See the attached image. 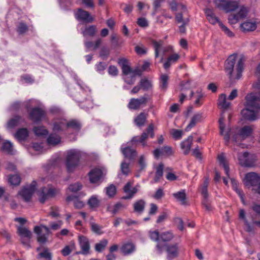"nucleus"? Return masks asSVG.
<instances>
[{"instance_id":"dca6fc26","label":"nucleus","mask_w":260,"mask_h":260,"mask_svg":"<svg viewBox=\"0 0 260 260\" xmlns=\"http://www.w3.org/2000/svg\"><path fill=\"white\" fill-rule=\"evenodd\" d=\"M29 118L34 122L40 121L46 115L44 110L39 107H35L29 112Z\"/></svg>"},{"instance_id":"7c9ffc66","label":"nucleus","mask_w":260,"mask_h":260,"mask_svg":"<svg viewBox=\"0 0 260 260\" xmlns=\"http://www.w3.org/2000/svg\"><path fill=\"white\" fill-rule=\"evenodd\" d=\"M244 60L242 57H240L238 59L236 66L235 71L236 72V79H239L242 76V72L244 69Z\"/></svg>"},{"instance_id":"e433bc0d","label":"nucleus","mask_w":260,"mask_h":260,"mask_svg":"<svg viewBox=\"0 0 260 260\" xmlns=\"http://www.w3.org/2000/svg\"><path fill=\"white\" fill-rule=\"evenodd\" d=\"M207 19L212 24H215L216 23L220 22L218 18L215 15L213 11L209 9H207L205 11Z\"/></svg>"},{"instance_id":"ea45409f","label":"nucleus","mask_w":260,"mask_h":260,"mask_svg":"<svg viewBox=\"0 0 260 260\" xmlns=\"http://www.w3.org/2000/svg\"><path fill=\"white\" fill-rule=\"evenodd\" d=\"M22 118L19 115H16L10 119L8 122L7 125L9 128H14L19 125L21 121Z\"/></svg>"},{"instance_id":"2eb2a0df","label":"nucleus","mask_w":260,"mask_h":260,"mask_svg":"<svg viewBox=\"0 0 260 260\" xmlns=\"http://www.w3.org/2000/svg\"><path fill=\"white\" fill-rule=\"evenodd\" d=\"M75 17L77 20L86 23H91L94 20L93 17L90 15L88 11H85L81 8L78 9L75 14Z\"/></svg>"},{"instance_id":"0e129e2a","label":"nucleus","mask_w":260,"mask_h":260,"mask_svg":"<svg viewBox=\"0 0 260 260\" xmlns=\"http://www.w3.org/2000/svg\"><path fill=\"white\" fill-rule=\"evenodd\" d=\"M39 255L41 257L44 258L46 260H52V253L48 251L47 248L45 249L43 251L40 252Z\"/></svg>"},{"instance_id":"ddd939ff","label":"nucleus","mask_w":260,"mask_h":260,"mask_svg":"<svg viewBox=\"0 0 260 260\" xmlns=\"http://www.w3.org/2000/svg\"><path fill=\"white\" fill-rule=\"evenodd\" d=\"M152 43L154 48L155 58H157L159 56L160 53L162 52L163 54H165L166 52L171 51L172 49V47L171 46L164 47V42L161 40L159 41L152 40Z\"/></svg>"},{"instance_id":"1a4fd4ad","label":"nucleus","mask_w":260,"mask_h":260,"mask_svg":"<svg viewBox=\"0 0 260 260\" xmlns=\"http://www.w3.org/2000/svg\"><path fill=\"white\" fill-rule=\"evenodd\" d=\"M245 183L247 186L258 185L257 192L260 194V177L255 173L251 172L245 175Z\"/></svg>"},{"instance_id":"13d9d810","label":"nucleus","mask_w":260,"mask_h":260,"mask_svg":"<svg viewBox=\"0 0 260 260\" xmlns=\"http://www.w3.org/2000/svg\"><path fill=\"white\" fill-rule=\"evenodd\" d=\"M28 29L27 25L23 22H20L17 27V31L19 35H22Z\"/></svg>"},{"instance_id":"0eeeda50","label":"nucleus","mask_w":260,"mask_h":260,"mask_svg":"<svg viewBox=\"0 0 260 260\" xmlns=\"http://www.w3.org/2000/svg\"><path fill=\"white\" fill-rule=\"evenodd\" d=\"M134 180H129L123 186V190L125 193V196L122 199L125 200H129L133 198L135 195L137 193L140 188V185L137 184L135 187H133Z\"/></svg>"},{"instance_id":"9b49d317","label":"nucleus","mask_w":260,"mask_h":260,"mask_svg":"<svg viewBox=\"0 0 260 260\" xmlns=\"http://www.w3.org/2000/svg\"><path fill=\"white\" fill-rule=\"evenodd\" d=\"M237 57V55L236 54L231 55L228 57L225 62V70L229 75V78L231 81H232L234 78L233 75L234 72V68Z\"/></svg>"},{"instance_id":"4be33fe9","label":"nucleus","mask_w":260,"mask_h":260,"mask_svg":"<svg viewBox=\"0 0 260 260\" xmlns=\"http://www.w3.org/2000/svg\"><path fill=\"white\" fill-rule=\"evenodd\" d=\"M256 26L257 25L255 21L247 20L241 24L240 28L243 31H251L254 30Z\"/></svg>"},{"instance_id":"473e14b6","label":"nucleus","mask_w":260,"mask_h":260,"mask_svg":"<svg viewBox=\"0 0 260 260\" xmlns=\"http://www.w3.org/2000/svg\"><path fill=\"white\" fill-rule=\"evenodd\" d=\"M230 104L231 103L230 102L226 101V96L225 94L222 93L219 95L218 101V106L220 108L226 110L229 107Z\"/></svg>"},{"instance_id":"4c0bfd02","label":"nucleus","mask_w":260,"mask_h":260,"mask_svg":"<svg viewBox=\"0 0 260 260\" xmlns=\"http://www.w3.org/2000/svg\"><path fill=\"white\" fill-rule=\"evenodd\" d=\"M45 230V234H41L38 236L37 241L41 244H45L48 240V237L50 233L49 229L46 225H43Z\"/></svg>"},{"instance_id":"20e7f679","label":"nucleus","mask_w":260,"mask_h":260,"mask_svg":"<svg viewBox=\"0 0 260 260\" xmlns=\"http://www.w3.org/2000/svg\"><path fill=\"white\" fill-rule=\"evenodd\" d=\"M81 152L76 149H72L68 151L65 165L68 173H73L79 166Z\"/></svg>"},{"instance_id":"b1692460","label":"nucleus","mask_w":260,"mask_h":260,"mask_svg":"<svg viewBox=\"0 0 260 260\" xmlns=\"http://www.w3.org/2000/svg\"><path fill=\"white\" fill-rule=\"evenodd\" d=\"M120 170L121 173L118 174V178L122 179V175L125 177H127L131 173L129 163L126 162L125 160L122 161L120 166Z\"/></svg>"},{"instance_id":"49530a36","label":"nucleus","mask_w":260,"mask_h":260,"mask_svg":"<svg viewBox=\"0 0 260 260\" xmlns=\"http://www.w3.org/2000/svg\"><path fill=\"white\" fill-rule=\"evenodd\" d=\"M218 159L220 165L224 168L225 173L229 177V168L225 161L224 156L222 154H219L218 156Z\"/></svg>"},{"instance_id":"4468645a","label":"nucleus","mask_w":260,"mask_h":260,"mask_svg":"<svg viewBox=\"0 0 260 260\" xmlns=\"http://www.w3.org/2000/svg\"><path fill=\"white\" fill-rule=\"evenodd\" d=\"M78 240L81 251L77 252V254L88 255L90 253V244L88 239L84 236L80 235L78 236Z\"/></svg>"},{"instance_id":"f03ea898","label":"nucleus","mask_w":260,"mask_h":260,"mask_svg":"<svg viewBox=\"0 0 260 260\" xmlns=\"http://www.w3.org/2000/svg\"><path fill=\"white\" fill-rule=\"evenodd\" d=\"M224 117L221 115L219 119L220 134L224 136V139L227 142L229 141L231 135L232 136L233 141L237 145H242V147L244 145L241 142L249 137L253 132L252 126L245 125L242 127H237L235 129L225 131V125L224 124Z\"/></svg>"},{"instance_id":"79ce46f5","label":"nucleus","mask_w":260,"mask_h":260,"mask_svg":"<svg viewBox=\"0 0 260 260\" xmlns=\"http://www.w3.org/2000/svg\"><path fill=\"white\" fill-rule=\"evenodd\" d=\"M33 131L36 136H44L48 134V130L44 126H35Z\"/></svg>"},{"instance_id":"9d476101","label":"nucleus","mask_w":260,"mask_h":260,"mask_svg":"<svg viewBox=\"0 0 260 260\" xmlns=\"http://www.w3.org/2000/svg\"><path fill=\"white\" fill-rule=\"evenodd\" d=\"M56 192L57 190L54 188L42 187L39 196V200L40 203L43 204L49 199L54 197Z\"/></svg>"},{"instance_id":"4d7b16f0","label":"nucleus","mask_w":260,"mask_h":260,"mask_svg":"<svg viewBox=\"0 0 260 260\" xmlns=\"http://www.w3.org/2000/svg\"><path fill=\"white\" fill-rule=\"evenodd\" d=\"M160 86L161 89L165 90L168 85V76L167 75H162L160 78Z\"/></svg>"},{"instance_id":"a18cd8bd","label":"nucleus","mask_w":260,"mask_h":260,"mask_svg":"<svg viewBox=\"0 0 260 260\" xmlns=\"http://www.w3.org/2000/svg\"><path fill=\"white\" fill-rule=\"evenodd\" d=\"M147 118V114L144 112L141 113L135 118V121L137 125L138 126H143L146 122Z\"/></svg>"},{"instance_id":"412c9836","label":"nucleus","mask_w":260,"mask_h":260,"mask_svg":"<svg viewBox=\"0 0 260 260\" xmlns=\"http://www.w3.org/2000/svg\"><path fill=\"white\" fill-rule=\"evenodd\" d=\"M179 246L178 243L170 244L167 246V251L168 257L173 258L176 257L178 254Z\"/></svg>"},{"instance_id":"69168bd1","label":"nucleus","mask_w":260,"mask_h":260,"mask_svg":"<svg viewBox=\"0 0 260 260\" xmlns=\"http://www.w3.org/2000/svg\"><path fill=\"white\" fill-rule=\"evenodd\" d=\"M170 133L175 139H180L183 135V131L182 130L176 129H171Z\"/></svg>"},{"instance_id":"39448f33","label":"nucleus","mask_w":260,"mask_h":260,"mask_svg":"<svg viewBox=\"0 0 260 260\" xmlns=\"http://www.w3.org/2000/svg\"><path fill=\"white\" fill-rule=\"evenodd\" d=\"M181 11L175 14V20L178 24L179 30L181 34L186 33V26L188 24L190 19L186 7L183 5H180Z\"/></svg>"},{"instance_id":"58836bf2","label":"nucleus","mask_w":260,"mask_h":260,"mask_svg":"<svg viewBox=\"0 0 260 260\" xmlns=\"http://www.w3.org/2000/svg\"><path fill=\"white\" fill-rule=\"evenodd\" d=\"M239 218L244 220L245 224L246 225V231L248 232H254V229L251 226L246 219L245 217V211L243 209H240L239 211Z\"/></svg>"},{"instance_id":"5fc2aeb1","label":"nucleus","mask_w":260,"mask_h":260,"mask_svg":"<svg viewBox=\"0 0 260 260\" xmlns=\"http://www.w3.org/2000/svg\"><path fill=\"white\" fill-rule=\"evenodd\" d=\"M108 243L106 240L103 239L101 240L99 243H96L95 245V250L98 252H102L106 247Z\"/></svg>"},{"instance_id":"f8f14e48","label":"nucleus","mask_w":260,"mask_h":260,"mask_svg":"<svg viewBox=\"0 0 260 260\" xmlns=\"http://www.w3.org/2000/svg\"><path fill=\"white\" fill-rule=\"evenodd\" d=\"M248 10L244 6H241L236 14H231L229 15L228 20L231 24H236L241 19L245 18L247 16Z\"/></svg>"},{"instance_id":"a878e982","label":"nucleus","mask_w":260,"mask_h":260,"mask_svg":"<svg viewBox=\"0 0 260 260\" xmlns=\"http://www.w3.org/2000/svg\"><path fill=\"white\" fill-rule=\"evenodd\" d=\"M0 150L7 154L13 155V144L10 141H5L0 148Z\"/></svg>"},{"instance_id":"c9c22d12","label":"nucleus","mask_w":260,"mask_h":260,"mask_svg":"<svg viewBox=\"0 0 260 260\" xmlns=\"http://www.w3.org/2000/svg\"><path fill=\"white\" fill-rule=\"evenodd\" d=\"M181 93L179 95V102L182 104L184 100L186 98V94L185 93L186 90L189 89L190 86L188 82L181 83Z\"/></svg>"},{"instance_id":"338daca9","label":"nucleus","mask_w":260,"mask_h":260,"mask_svg":"<svg viewBox=\"0 0 260 260\" xmlns=\"http://www.w3.org/2000/svg\"><path fill=\"white\" fill-rule=\"evenodd\" d=\"M219 25L222 30L229 37H233L234 36V33L230 30L226 26H225L221 22H219Z\"/></svg>"},{"instance_id":"c85d7f7f","label":"nucleus","mask_w":260,"mask_h":260,"mask_svg":"<svg viewBox=\"0 0 260 260\" xmlns=\"http://www.w3.org/2000/svg\"><path fill=\"white\" fill-rule=\"evenodd\" d=\"M203 118L202 113H198L195 114L191 119L189 123L185 128L186 131H189L192 127H193L196 124L201 121Z\"/></svg>"},{"instance_id":"09e8293b","label":"nucleus","mask_w":260,"mask_h":260,"mask_svg":"<svg viewBox=\"0 0 260 260\" xmlns=\"http://www.w3.org/2000/svg\"><path fill=\"white\" fill-rule=\"evenodd\" d=\"M173 196L183 205L185 204L186 194L184 190L174 193Z\"/></svg>"},{"instance_id":"3c124183","label":"nucleus","mask_w":260,"mask_h":260,"mask_svg":"<svg viewBox=\"0 0 260 260\" xmlns=\"http://www.w3.org/2000/svg\"><path fill=\"white\" fill-rule=\"evenodd\" d=\"M174 238V235L171 231L165 232L160 235V239L164 242L171 241Z\"/></svg>"},{"instance_id":"864d4df0","label":"nucleus","mask_w":260,"mask_h":260,"mask_svg":"<svg viewBox=\"0 0 260 260\" xmlns=\"http://www.w3.org/2000/svg\"><path fill=\"white\" fill-rule=\"evenodd\" d=\"M209 180L208 178H206L204 182L203 183V186L202 187L201 192L203 196V199H208V193L207 187L209 185Z\"/></svg>"},{"instance_id":"c03bdc74","label":"nucleus","mask_w":260,"mask_h":260,"mask_svg":"<svg viewBox=\"0 0 260 260\" xmlns=\"http://www.w3.org/2000/svg\"><path fill=\"white\" fill-rule=\"evenodd\" d=\"M97 31L96 27L95 25H90L86 27L84 30L83 31V35L84 36H94Z\"/></svg>"},{"instance_id":"a211bd4d","label":"nucleus","mask_w":260,"mask_h":260,"mask_svg":"<svg viewBox=\"0 0 260 260\" xmlns=\"http://www.w3.org/2000/svg\"><path fill=\"white\" fill-rule=\"evenodd\" d=\"M53 131L55 133L66 135L67 134V121L66 120H59L55 121L53 124Z\"/></svg>"},{"instance_id":"2f4dec72","label":"nucleus","mask_w":260,"mask_h":260,"mask_svg":"<svg viewBox=\"0 0 260 260\" xmlns=\"http://www.w3.org/2000/svg\"><path fill=\"white\" fill-rule=\"evenodd\" d=\"M121 251L124 255L129 254L135 250V246L132 243H126L122 245Z\"/></svg>"},{"instance_id":"de8ad7c7","label":"nucleus","mask_w":260,"mask_h":260,"mask_svg":"<svg viewBox=\"0 0 260 260\" xmlns=\"http://www.w3.org/2000/svg\"><path fill=\"white\" fill-rule=\"evenodd\" d=\"M248 156L249 153L246 152L242 154H238V159L241 165L244 166H248L249 165L248 160Z\"/></svg>"},{"instance_id":"7ed1b4c3","label":"nucleus","mask_w":260,"mask_h":260,"mask_svg":"<svg viewBox=\"0 0 260 260\" xmlns=\"http://www.w3.org/2000/svg\"><path fill=\"white\" fill-rule=\"evenodd\" d=\"M118 63L122 69L124 81L129 85L134 84L136 76L141 74V71L138 69L133 70L128 60L123 58H119Z\"/></svg>"},{"instance_id":"f257e3e1","label":"nucleus","mask_w":260,"mask_h":260,"mask_svg":"<svg viewBox=\"0 0 260 260\" xmlns=\"http://www.w3.org/2000/svg\"><path fill=\"white\" fill-rule=\"evenodd\" d=\"M258 90V93H251L245 97V108L241 111L243 117L249 121H254L259 118L260 112V80L253 85Z\"/></svg>"},{"instance_id":"bf43d9fd","label":"nucleus","mask_w":260,"mask_h":260,"mask_svg":"<svg viewBox=\"0 0 260 260\" xmlns=\"http://www.w3.org/2000/svg\"><path fill=\"white\" fill-rule=\"evenodd\" d=\"M139 84L140 85L142 88H143L145 90H147L151 88L152 86V84L151 82L147 79H142L140 82Z\"/></svg>"},{"instance_id":"603ef678","label":"nucleus","mask_w":260,"mask_h":260,"mask_svg":"<svg viewBox=\"0 0 260 260\" xmlns=\"http://www.w3.org/2000/svg\"><path fill=\"white\" fill-rule=\"evenodd\" d=\"M90 226L92 231L97 235H101L103 232L102 231L103 226L94 222H90Z\"/></svg>"},{"instance_id":"f3484780","label":"nucleus","mask_w":260,"mask_h":260,"mask_svg":"<svg viewBox=\"0 0 260 260\" xmlns=\"http://www.w3.org/2000/svg\"><path fill=\"white\" fill-rule=\"evenodd\" d=\"M103 171L100 168H95L92 169L88 173L90 181L95 183L99 181L103 177Z\"/></svg>"},{"instance_id":"aec40b11","label":"nucleus","mask_w":260,"mask_h":260,"mask_svg":"<svg viewBox=\"0 0 260 260\" xmlns=\"http://www.w3.org/2000/svg\"><path fill=\"white\" fill-rule=\"evenodd\" d=\"M35 192L34 189H31L29 187H23L19 192V194L22 197L26 202H29L32 194Z\"/></svg>"},{"instance_id":"a19ab883","label":"nucleus","mask_w":260,"mask_h":260,"mask_svg":"<svg viewBox=\"0 0 260 260\" xmlns=\"http://www.w3.org/2000/svg\"><path fill=\"white\" fill-rule=\"evenodd\" d=\"M21 181V177L18 175H10L8 176V182L11 185L18 186L20 184Z\"/></svg>"},{"instance_id":"e2e57ef3","label":"nucleus","mask_w":260,"mask_h":260,"mask_svg":"<svg viewBox=\"0 0 260 260\" xmlns=\"http://www.w3.org/2000/svg\"><path fill=\"white\" fill-rule=\"evenodd\" d=\"M51 211L49 213V215L52 218H56L59 216V208L56 206H52L50 208Z\"/></svg>"},{"instance_id":"bb28decb","label":"nucleus","mask_w":260,"mask_h":260,"mask_svg":"<svg viewBox=\"0 0 260 260\" xmlns=\"http://www.w3.org/2000/svg\"><path fill=\"white\" fill-rule=\"evenodd\" d=\"M47 142L49 145L56 146L61 142V137L55 133H51L47 139Z\"/></svg>"},{"instance_id":"5701e85b","label":"nucleus","mask_w":260,"mask_h":260,"mask_svg":"<svg viewBox=\"0 0 260 260\" xmlns=\"http://www.w3.org/2000/svg\"><path fill=\"white\" fill-rule=\"evenodd\" d=\"M192 140V136H189L181 143V148L183 150L184 154L186 155L190 152Z\"/></svg>"},{"instance_id":"cd10ccee","label":"nucleus","mask_w":260,"mask_h":260,"mask_svg":"<svg viewBox=\"0 0 260 260\" xmlns=\"http://www.w3.org/2000/svg\"><path fill=\"white\" fill-rule=\"evenodd\" d=\"M122 152L125 157L129 159H134L137 154L136 150L129 146L123 148Z\"/></svg>"},{"instance_id":"72a5a7b5","label":"nucleus","mask_w":260,"mask_h":260,"mask_svg":"<svg viewBox=\"0 0 260 260\" xmlns=\"http://www.w3.org/2000/svg\"><path fill=\"white\" fill-rule=\"evenodd\" d=\"M180 55L177 53L171 55L168 58L167 61L164 63V68L167 70L169 69L172 63H175L179 59Z\"/></svg>"},{"instance_id":"6e6d98bb","label":"nucleus","mask_w":260,"mask_h":260,"mask_svg":"<svg viewBox=\"0 0 260 260\" xmlns=\"http://www.w3.org/2000/svg\"><path fill=\"white\" fill-rule=\"evenodd\" d=\"M138 165L139 169L138 171L141 172L144 171L146 167V158L144 155H141L138 159Z\"/></svg>"},{"instance_id":"052dcab7","label":"nucleus","mask_w":260,"mask_h":260,"mask_svg":"<svg viewBox=\"0 0 260 260\" xmlns=\"http://www.w3.org/2000/svg\"><path fill=\"white\" fill-rule=\"evenodd\" d=\"M163 169L164 165L162 163L159 164V165L156 167L155 179L156 182L157 181L159 180V179L162 176Z\"/></svg>"},{"instance_id":"774afa93","label":"nucleus","mask_w":260,"mask_h":260,"mask_svg":"<svg viewBox=\"0 0 260 260\" xmlns=\"http://www.w3.org/2000/svg\"><path fill=\"white\" fill-rule=\"evenodd\" d=\"M82 188V185L80 183L76 182L74 184H71L69 187V190L72 192H77L78 191L81 190Z\"/></svg>"},{"instance_id":"c756f323","label":"nucleus","mask_w":260,"mask_h":260,"mask_svg":"<svg viewBox=\"0 0 260 260\" xmlns=\"http://www.w3.org/2000/svg\"><path fill=\"white\" fill-rule=\"evenodd\" d=\"M67 128L72 129L74 131L79 132L81 128V124L77 119H71L67 121Z\"/></svg>"},{"instance_id":"423d86ee","label":"nucleus","mask_w":260,"mask_h":260,"mask_svg":"<svg viewBox=\"0 0 260 260\" xmlns=\"http://www.w3.org/2000/svg\"><path fill=\"white\" fill-rule=\"evenodd\" d=\"M214 4L218 8L226 12L234 11L239 8V3L233 0H214Z\"/></svg>"},{"instance_id":"37998d69","label":"nucleus","mask_w":260,"mask_h":260,"mask_svg":"<svg viewBox=\"0 0 260 260\" xmlns=\"http://www.w3.org/2000/svg\"><path fill=\"white\" fill-rule=\"evenodd\" d=\"M17 233L20 236L27 238L28 239L31 237V232L25 227L19 226L17 229Z\"/></svg>"},{"instance_id":"6ab92c4d","label":"nucleus","mask_w":260,"mask_h":260,"mask_svg":"<svg viewBox=\"0 0 260 260\" xmlns=\"http://www.w3.org/2000/svg\"><path fill=\"white\" fill-rule=\"evenodd\" d=\"M149 135H150L151 138H153L154 136L153 125L152 124H150L147 128L146 131L143 133L140 136V143L143 147H145L147 145L145 140L148 138Z\"/></svg>"},{"instance_id":"f704fd0d","label":"nucleus","mask_w":260,"mask_h":260,"mask_svg":"<svg viewBox=\"0 0 260 260\" xmlns=\"http://www.w3.org/2000/svg\"><path fill=\"white\" fill-rule=\"evenodd\" d=\"M28 136V131L26 128H19L15 134V137L19 140H25Z\"/></svg>"},{"instance_id":"680f3d73","label":"nucleus","mask_w":260,"mask_h":260,"mask_svg":"<svg viewBox=\"0 0 260 260\" xmlns=\"http://www.w3.org/2000/svg\"><path fill=\"white\" fill-rule=\"evenodd\" d=\"M110 54V49L107 47H103L100 51V56L103 59H106Z\"/></svg>"},{"instance_id":"8fccbe9b","label":"nucleus","mask_w":260,"mask_h":260,"mask_svg":"<svg viewBox=\"0 0 260 260\" xmlns=\"http://www.w3.org/2000/svg\"><path fill=\"white\" fill-rule=\"evenodd\" d=\"M88 204L92 208H96L100 205V201L95 196H92L88 201Z\"/></svg>"},{"instance_id":"393cba45","label":"nucleus","mask_w":260,"mask_h":260,"mask_svg":"<svg viewBox=\"0 0 260 260\" xmlns=\"http://www.w3.org/2000/svg\"><path fill=\"white\" fill-rule=\"evenodd\" d=\"M145 206L146 202L144 200H138L133 204L134 211L139 214H141L144 211Z\"/></svg>"},{"instance_id":"6e6552de","label":"nucleus","mask_w":260,"mask_h":260,"mask_svg":"<svg viewBox=\"0 0 260 260\" xmlns=\"http://www.w3.org/2000/svg\"><path fill=\"white\" fill-rule=\"evenodd\" d=\"M148 101V96L146 94L140 98H132L129 102L128 107L130 109L138 110L141 107L145 106Z\"/></svg>"}]
</instances>
